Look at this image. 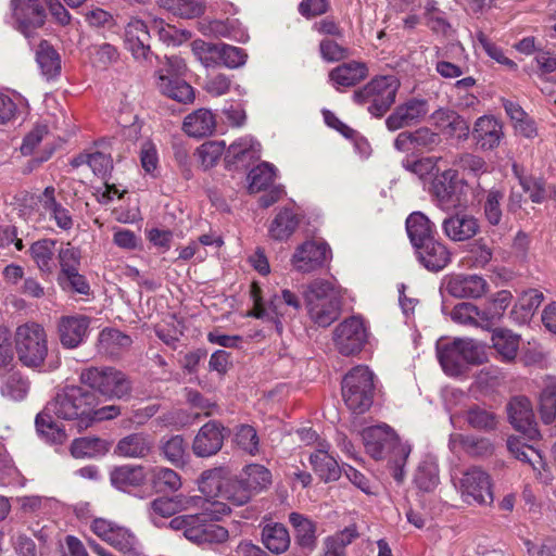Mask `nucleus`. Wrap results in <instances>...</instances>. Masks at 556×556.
Wrapping results in <instances>:
<instances>
[{
    "label": "nucleus",
    "instance_id": "1",
    "mask_svg": "<svg viewBox=\"0 0 556 556\" xmlns=\"http://www.w3.org/2000/svg\"><path fill=\"white\" fill-rule=\"evenodd\" d=\"M362 435L367 452L376 459H387L394 479L402 481L404 467L412 451L410 445L402 442L388 425L368 427Z\"/></svg>",
    "mask_w": 556,
    "mask_h": 556
},
{
    "label": "nucleus",
    "instance_id": "2",
    "mask_svg": "<svg viewBox=\"0 0 556 556\" xmlns=\"http://www.w3.org/2000/svg\"><path fill=\"white\" fill-rule=\"evenodd\" d=\"M309 318L319 327H328L336 321L341 312L339 287L328 279H315L303 293Z\"/></svg>",
    "mask_w": 556,
    "mask_h": 556
},
{
    "label": "nucleus",
    "instance_id": "3",
    "mask_svg": "<svg viewBox=\"0 0 556 556\" xmlns=\"http://www.w3.org/2000/svg\"><path fill=\"white\" fill-rule=\"evenodd\" d=\"M401 83L396 75H377L353 92L358 105H366L374 117L383 116L394 104Z\"/></svg>",
    "mask_w": 556,
    "mask_h": 556
},
{
    "label": "nucleus",
    "instance_id": "4",
    "mask_svg": "<svg viewBox=\"0 0 556 556\" xmlns=\"http://www.w3.org/2000/svg\"><path fill=\"white\" fill-rule=\"evenodd\" d=\"M460 498L468 505L490 506L494 501L491 475L479 466L468 467L452 476Z\"/></svg>",
    "mask_w": 556,
    "mask_h": 556
},
{
    "label": "nucleus",
    "instance_id": "5",
    "mask_svg": "<svg viewBox=\"0 0 556 556\" xmlns=\"http://www.w3.org/2000/svg\"><path fill=\"white\" fill-rule=\"evenodd\" d=\"M79 380L106 399L123 400L131 394L132 386L123 371L111 366L88 367L81 370Z\"/></svg>",
    "mask_w": 556,
    "mask_h": 556
},
{
    "label": "nucleus",
    "instance_id": "6",
    "mask_svg": "<svg viewBox=\"0 0 556 556\" xmlns=\"http://www.w3.org/2000/svg\"><path fill=\"white\" fill-rule=\"evenodd\" d=\"M375 376L367 366L352 368L342 380V397L354 414L368 410L374 402Z\"/></svg>",
    "mask_w": 556,
    "mask_h": 556
},
{
    "label": "nucleus",
    "instance_id": "7",
    "mask_svg": "<svg viewBox=\"0 0 556 556\" xmlns=\"http://www.w3.org/2000/svg\"><path fill=\"white\" fill-rule=\"evenodd\" d=\"M206 515H181L174 517L168 527L175 531H181L185 538L197 544L224 543L229 538L228 530L217 525Z\"/></svg>",
    "mask_w": 556,
    "mask_h": 556
},
{
    "label": "nucleus",
    "instance_id": "8",
    "mask_svg": "<svg viewBox=\"0 0 556 556\" xmlns=\"http://www.w3.org/2000/svg\"><path fill=\"white\" fill-rule=\"evenodd\" d=\"M186 72L187 65L181 58L165 56L155 72L160 92L178 102H191L194 93L193 88L182 79Z\"/></svg>",
    "mask_w": 556,
    "mask_h": 556
},
{
    "label": "nucleus",
    "instance_id": "9",
    "mask_svg": "<svg viewBox=\"0 0 556 556\" xmlns=\"http://www.w3.org/2000/svg\"><path fill=\"white\" fill-rule=\"evenodd\" d=\"M93 395L78 386H67L60 390L46 406V413H53L63 419H76L80 430L83 417L87 416Z\"/></svg>",
    "mask_w": 556,
    "mask_h": 556
},
{
    "label": "nucleus",
    "instance_id": "10",
    "mask_svg": "<svg viewBox=\"0 0 556 556\" xmlns=\"http://www.w3.org/2000/svg\"><path fill=\"white\" fill-rule=\"evenodd\" d=\"M92 532L125 555L140 556V543L135 533L112 520L97 518L91 523Z\"/></svg>",
    "mask_w": 556,
    "mask_h": 556
},
{
    "label": "nucleus",
    "instance_id": "11",
    "mask_svg": "<svg viewBox=\"0 0 556 556\" xmlns=\"http://www.w3.org/2000/svg\"><path fill=\"white\" fill-rule=\"evenodd\" d=\"M367 340V329L361 317L352 316L341 321L333 331L337 350L345 356L362 351Z\"/></svg>",
    "mask_w": 556,
    "mask_h": 556
},
{
    "label": "nucleus",
    "instance_id": "12",
    "mask_svg": "<svg viewBox=\"0 0 556 556\" xmlns=\"http://www.w3.org/2000/svg\"><path fill=\"white\" fill-rule=\"evenodd\" d=\"M506 445L511 456L527 464L541 483L548 484L553 480V473L538 450L526 444L518 437H509Z\"/></svg>",
    "mask_w": 556,
    "mask_h": 556
},
{
    "label": "nucleus",
    "instance_id": "13",
    "mask_svg": "<svg viewBox=\"0 0 556 556\" xmlns=\"http://www.w3.org/2000/svg\"><path fill=\"white\" fill-rule=\"evenodd\" d=\"M330 257L331 250L326 242L309 240L295 249L291 264L298 271L311 273L321 267Z\"/></svg>",
    "mask_w": 556,
    "mask_h": 556
},
{
    "label": "nucleus",
    "instance_id": "14",
    "mask_svg": "<svg viewBox=\"0 0 556 556\" xmlns=\"http://www.w3.org/2000/svg\"><path fill=\"white\" fill-rule=\"evenodd\" d=\"M445 291L456 299H480L489 291L488 281L479 275L453 274L444 278Z\"/></svg>",
    "mask_w": 556,
    "mask_h": 556
},
{
    "label": "nucleus",
    "instance_id": "15",
    "mask_svg": "<svg viewBox=\"0 0 556 556\" xmlns=\"http://www.w3.org/2000/svg\"><path fill=\"white\" fill-rule=\"evenodd\" d=\"M261 289L256 283L252 285L251 294L254 301V308L251 313L256 318L273 321L278 334L282 333L283 320L293 317L295 314L285 305L277 294L273 295L269 303L265 306L260 295Z\"/></svg>",
    "mask_w": 556,
    "mask_h": 556
},
{
    "label": "nucleus",
    "instance_id": "16",
    "mask_svg": "<svg viewBox=\"0 0 556 556\" xmlns=\"http://www.w3.org/2000/svg\"><path fill=\"white\" fill-rule=\"evenodd\" d=\"M508 419L511 426L519 432L534 438L539 432L532 404L525 396L513 397L507 404Z\"/></svg>",
    "mask_w": 556,
    "mask_h": 556
},
{
    "label": "nucleus",
    "instance_id": "17",
    "mask_svg": "<svg viewBox=\"0 0 556 556\" xmlns=\"http://www.w3.org/2000/svg\"><path fill=\"white\" fill-rule=\"evenodd\" d=\"M444 235L454 242H463L473 238L480 230L478 218L473 215L457 212L442 222Z\"/></svg>",
    "mask_w": 556,
    "mask_h": 556
},
{
    "label": "nucleus",
    "instance_id": "18",
    "mask_svg": "<svg viewBox=\"0 0 556 556\" xmlns=\"http://www.w3.org/2000/svg\"><path fill=\"white\" fill-rule=\"evenodd\" d=\"M428 102L424 99H410L399 105L386 121L390 130H397L419 123L427 114Z\"/></svg>",
    "mask_w": 556,
    "mask_h": 556
},
{
    "label": "nucleus",
    "instance_id": "19",
    "mask_svg": "<svg viewBox=\"0 0 556 556\" xmlns=\"http://www.w3.org/2000/svg\"><path fill=\"white\" fill-rule=\"evenodd\" d=\"M225 431V428L217 421H208L202 426L193 440V453L199 457L216 454L223 446Z\"/></svg>",
    "mask_w": 556,
    "mask_h": 556
},
{
    "label": "nucleus",
    "instance_id": "20",
    "mask_svg": "<svg viewBox=\"0 0 556 556\" xmlns=\"http://www.w3.org/2000/svg\"><path fill=\"white\" fill-rule=\"evenodd\" d=\"M153 448L152 438L144 432L129 433L119 439L114 454L123 458H146Z\"/></svg>",
    "mask_w": 556,
    "mask_h": 556
},
{
    "label": "nucleus",
    "instance_id": "21",
    "mask_svg": "<svg viewBox=\"0 0 556 556\" xmlns=\"http://www.w3.org/2000/svg\"><path fill=\"white\" fill-rule=\"evenodd\" d=\"M433 125L443 134L465 140L470 134L468 122L451 110L440 109L431 115Z\"/></svg>",
    "mask_w": 556,
    "mask_h": 556
},
{
    "label": "nucleus",
    "instance_id": "22",
    "mask_svg": "<svg viewBox=\"0 0 556 556\" xmlns=\"http://www.w3.org/2000/svg\"><path fill=\"white\" fill-rule=\"evenodd\" d=\"M329 443L318 442V448L311 454L309 463L315 473L325 482L336 481L341 476L337 459L328 453Z\"/></svg>",
    "mask_w": 556,
    "mask_h": 556
},
{
    "label": "nucleus",
    "instance_id": "23",
    "mask_svg": "<svg viewBox=\"0 0 556 556\" xmlns=\"http://www.w3.org/2000/svg\"><path fill=\"white\" fill-rule=\"evenodd\" d=\"M90 319L83 315L63 317L59 325L60 339L64 346L77 348L87 338Z\"/></svg>",
    "mask_w": 556,
    "mask_h": 556
},
{
    "label": "nucleus",
    "instance_id": "24",
    "mask_svg": "<svg viewBox=\"0 0 556 556\" xmlns=\"http://www.w3.org/2000/svg\"><path fill=\"white\" fill-rule=\"evenodd\" d=\"M472 137L483 150H492L503 137L502 124L493 116H481L473 125Z\"/></svg>",
    "mask_w": 556,
    "mask_h": 556
},
{
    "label": "nucleus",
    "instance_id": "25",
    "mask_svg": "<svg viewBox=\"0 0 556 556\" xmlns=\"http://www.w3.org/2000/svg\"><path fill=\"white\" fill-rule=\"evenodd\" d=\"M368 75L369 68L366 63L350 61L332 68L329 79L339 89V87H353L366 79Z\"/></svg>",
    "mask_w": 556,
    "mask_h": 556
},
{
    "label": "nucleus",
    "instance_id": "26",
    "mask_svg": "<svg viewBox=\"0 0 556 556\" xmlns=\"http://www.w3.org/2000/svg\"><path fill=\"white\" fill-rule=\"evenodd\" d=\"M420 263L429 270L439 271L451 261V253L440 241L431 239L416 248Z\"/></svg>",
    "mask_w": 556,
    "mask_h": 556
},
{
    "label": "nucleus",
    "instance_id": "27",
    "mask_svg": "<svg viewBox=\"0 0 556 556\" xmlns=\"http://www.w3.org/2000/svg\"><path fill=\"white\" fill-rule=\"evenodd\" d=\"M216 128V118L211 110L199 109L188 114L182 123V130L193 138L211 136Z\"/></svg>",
    "mask_w": 556,
    "mask_h": 556
},
{
    "label": "nucleus",
    "instance_id": "28",
    "mask_svg": "<svg viewBox=\"0 0 556 556\" xmlns=\"http://www.w3.org/2000/svg\"><path fill=\"white\" fill-rule=\"evenodd\" d=\"M175 497L178 502L179 510L201 508L202 513L200 515H206L212 519H220L230 513L229 506L220 501H211L198 495L180 494Z\"/></svg>",
    "mask_w": 556,
    "mask_h": 556
},
{
    "label": "nucleus",
    "instance_id": "29",
    "mask_svg": "<svg viewBox=\"0 0 556 556\" xmlns=\"http://www.w3.org/2000/svg\"><path fill=\"white\" fill-rule=\"evenodd\" d=\"M147 473L141 465H122L112 469L110 480L114 488L121 491H129L144 484Z\"/></svg>",
    "mask_w": 556,
    "mask_h": 556
},
{
    "label": "nucleus",
    "instance_id": "30",
    "mask_svg": "<svg viewBox=\"0 0 556 556\" xmlns=\"http://www.w3.org/2000/svg\"><path fill=\"white\" fill-rule=\"evenodd\" d=\"M15 350L18 361L26 367H35V323L28 321L16 328Z\"/></svg>",
    "mask_w": 556,
    "mask_h": 556
},
{
    "label": "nucleus",
    "instance_id": "31",
    "mask_svg": "<svg viewBox=\"0 0 556 556\" xmlns=\"http://www.w3.org/2000/svg\"><path fill=\"white\" fill-rule=\"evenodd\" d=\"M13 26L31 43L35 29V0H11Z\"/></svg>",
    "mask_w": 556,
    "mask_h": 556
},
{
    "label": "nucleus",
    "instance_id": "32",
    "mask_svg": "<svg viewBox=\"0 0 556 556\" xmlns=\"http://www.w3.org/2000/svg\"><path fill=\"white\" fill-rule=\"evenodd\" d=\"M261 144L251 136L235 140L226 150L225 161L229 164L251 162L260 159Z\"/></svg>",
    "mask_w": 556,
    "mask_h": 556
},
{
    "label": "nucleus",
    "instance_id": "33",
    "mask_svg": "<svg viewBox=\"0 0 556 556\" xmlns=\"http://www.w3.org/2000/svg\"><path fill=\"white\" fill-rule=\"evenodd\" d=\"M434 224L421 212H413L406 218V231L415 248L433 239Z\"/></svg>",
    "mask_w": 556,
    "mask_h": 556
},
{
    "label": "nucleus",
    "instance_id": "34",
    "mask_svg": "<svg viewBox=\"0 0 556 556\" xmlns=\"http://www.w3.org/2000/svg\"><path fill=\"white\" fill-rule=\"evenodd\" d=\"M437 352L439 362L448 376H459L465 368V361L462 357L460 349L457 345V340L454 339L450 343L438 342Z\"/></svg>",
    "mask_w": 556,
    "mask_h": 556
},
{
    "label": "nucleus",
    "instance_id": "35",
    "mask_svg": "<svg viewBox=\"0 0 556 556\" xmlns=\"http://www.w3.org/2000/svg\"><path fill=\"white\" fill-rule=\"evenodd\" d=\"M492 346L500 358L504 362H510L517 356L520 336L506 328H496L492 331Z\"/></svg>",
    "mask_w": 556,
    "mask_h": 556
},
{
    "label": "nucleus",
    "instance_id": "36",
    "mask_svg": "<svg viewBox=\"0 0 556 556\" xmlns=\"http://www.w3.org/2000/svg\"><path fill=\"white\" fill-rule=\"evenodd\" d=\"M263 545L273 554H282L290 546V535L287 528L279 522H268L262 528Z\"/></svg>",
    "mask_w": 556,
    "mask_h": 556
},
{
    "label": "nucleus",
    "instance_id": "37",
    "mask_svg": "<svg viewBox=\"0 0 556 556\" xmlns=\"http://www.w3.org/2000/svg\"><path fill=\"white\" fill-rule=\"evenodd\" d=\"M37 65L46 80H53L61 75V56L47 41H41L37 48Z\"/></svg>",
    "mask_w": 556,
    "mask_h": 556
},
{
    "label": "nucleus",
    "instance_id": "38",
    "mask_svg": "<svg viewBox=\"0 0 556 556\" xmlns=\"http://www.w3.org/2000/svg\"><path fill=\"white\" fill-rule=\"evenodd\" d=\"M289 521L294 528L296 543L302 548L313 551L317 541L316 523L299 513H291Z\"/></svg>",
    "mask_w": 556,
    "mask_h": 556
},
{
    "label": "nucleus",
    "instance_id": "39",
    "mask_svg": "<svg viewBox=\"0 0 556 556\" xmlns=\"http://www.w3.org/2000/svg\"><path fill=\"white\" fill-rule=\"evenodd\" d=\"M131 342L130 337L119 330L105 328L99 334L97 349L101 354L114 356L129 348Z\"/></svg>",
    "mask_w": 556,
    "mask_h": 556
},
{
    "label": "nucleus",
    "instance_id": "40",
    "mask_svg": "<svg viewBox=\"0 0 556 556\" xmlns=\"http://www.w3.org/2000/svg\"><path fill=\"white\" fill-rule=\"evenodd\" d=\"M300 223L298 215L290 208L278 212L268 228L269 237L277 241L288 240Z\"/></svg>",
    "mask_w": 556,
    "mask_h": 556
},
{
    "label": "nucleus",
    "instance_id": "41",
    "mask_svg": "<svg viewBox=\"0 0 556 556\" xmlns=\"http://www.w3.org/2000/svg\"><path fill=\"white\" fill-rule=\"evenodd\" d=\"M513 295L507 290L496 292L488 303L480 308L485 330L491 329L492 325L497 323L504 315L511 302Z\"/></svg>",
    "mask_w": 556,
    "mask_h": 556
},
{
    "label": "nucleus",
    "instance_id": "42",
    "mask_svg": "<svg viewBox=\"0 0 556 556\" xmlns=\"http://www.w3.org/2000/svg\"><path fill=\"white\" fill-rule=\"evenodd\" d=\"M111 447L110 442L97 437L75 439L71 445V453L76 458L98 457L105 455Z\"/></svg>",
    "mask_w": 556,
    "mask_h": 556
},
{
    "label": "nucleus",
    "instance_id": "43",
    "mask_svg": "<svg viewBox=\"0 0 556 556\" xmlns=\"http://www.w3.org/2000/svg\"><path fill=\"white\" fill-rule=\"evenodd\" d=\"M226 483L227 477L225 476V471L222 468H214L201 475L199 479V490L205 498L212 501V498L223 496Z\"/></svg>",
    "mask_w": 556,
    "mask_h": 556
},
{
    "label": "nucleus",
    "instance_id": "44",
    "mask_svg": "<svg viewBox=\"0 0 556 556\" xmlns=\"http://www.w3.org/2000/svg\"><path fill=\"white\" fill-rule=\"evenodd\" d=\"M539 410L544 424L549 425L556 419V378L547 377L539 397Z\"/></svg>",
    "mask_w": 556,
    "mask_h": 556
},
{
    "label": "nucleus",
    "instance_id": "45",
    "mask_svg": "<svg viewBox=\"0 0 556 556\" xmlns=\"http://www.w3.org/2000/svg\"><path fill=\"white\" fill-rule=\"evenodd\" d=\"M414 481L418 489L426 492L433 491L440 482L437 460L431 457L424 459L416 470Z\"/></svg>",
    "mask_w": 556,
    "mask_h": 556
},
{
    "label": "nucleus",
    "instance_id": "46",
    "mask_svg": "<svg viewBox=\"0 0 556 556\" xmlns=\"http://www.w3.org/2000/svg\"><path fill=\"white\" fill-rule=\"evenodd\" d=\"M450 315L456 324L485 329L481 309L473 303L460 302L453 307Z\"/></svg>",
    "mask_w": 556,
    "mask_h": 556
},
{
    "label": "nucleus",
    "instance_id": "47",
    "mask_svg": "<svg viewBox=\"0 0 556 556\" xmlns=\"http://www.w3.org/2000/svg\"><path fill=\"white\" fill-rule=\"evenodd\" d=\"M457 173L454 169H446L438 175L432 184V192L441 204H453V195L456 188Z\"/></svg>",
    "mask_w": 556,
    "mask_h": 556
},
{
    "label": "nucleus",
    "instance_id": "48",
    "mask_svg": "<svg viewBox=\"0 0 556 556\" xmlns=\"http://www.w3.org/2000/svg\"><path fill=\"white\" fill-rule=\"evenodd\" d=\"M241 478L253 494L266 489L271 483L270 471L260 464L245 466Z\"/></svg>",
    "mask_w": 556,
    "mask_h": 556
},
{
    "label": "nucleus",
    "instance_id": "49",
    "mask_svg": "<svg viewBox=\"0 0 556 556\" xmlns=\"http://www.w3.org/2000/svg\"><path fill=\"white\" fill-rule=\"evenodd\" d=\"M276 178V168L269 163H262L249 173V191L257 193L270 186Z\"/></svg>",
    "mask_w": 556,
    "mask_h": 556
},
{
    "label": "nucleus",
    "instance_id": "50",
    "mask_svg": "<svg viewBox=\"0 0 556 556\" xmlns=\"http://www.w3.org/2000/svg\"><path fill=\"white\" fill-rule=\"evenodd\" d=\"M504 200V191L500 189H490L486 192L482 203L484 219L491 226H498L503 218L502 202Z\"/></svg>",
    "mask_w": 556,
    "mask_h": 556
},
{
    "label": "nucleus",
    "instance_id": "51",
    "mask_svg": "<svg viewBox=\"0 0 556 556\" xmlns=\"http://www.w3.org/2000/svg\"><path fill=\"white\" fill-rule=\"evenodd\" d=\"M191 50L197 60L205 67H214L219 64V43H211L198 39L192 41Z\"/></svg>",
    "mask_w": 556,
    "mask_h": 556
},
{
    "label": "nucleus",
    "instance_id": "52",
    "mask_svg": "<svg viewBox=\"0 0 556 556\" xmlns=\"http://www.w3.org/2000/svg\"><path fill=\"white\" fill-rule=\"evenodd\" d=\"M152 482L161 491L175 492L181 488L180 476L173 469L155 467L151 471Z\"/></svg>",
    "mask_w": 556,
    "mask_h": 556
},
{
    "label": "nucleus",
    "instance_id": "53",
    "mask_svg": "<svg viewBox=\"0 0 556 556\" xmlns=\"http://www.w3.org/2000/svg\"><path fill=\"white\" fill-rule=\"evenodd\" d=\"M252 495L253 493L245 485L242 478H240V480L227 478L222 497L236 506H242L251 500Z\"/></svg>",
    "mask_w": 556,
    "mask_h": 556
},
{
    "label": "nucleus",
    "instance_id": "54",
    "mask_svg": "<svg viewBox=\"0 0 556 556\" xmlns=\"http://www.w3.org/2000/svg\"><path fill=\"white\" fill-rule=\"evenodd\" d=\"M224 153L226 154L224 140L206 141L197 149V155L204 168L213 167Z\"/></svg>",
    "mask_w": 556,
    "mask_h": 556
},
{
    "label": "nucleus",
    "instance_id": "55",
    "mask_svg": "<svg viewBox=\"0 0 556 556\" xmlns=\"http://www.w3.org/2000/svg\"><path fill=\"white\" fill-rule=\"evenodd\" d=\"M37 435L52 444H62L67 439L65 430L58 422H46L41 414L37 415Z\"/></svg>",
    "mask_w": 556,
    "mask_h": 556
},
{
    "label": "nucleus",
    "instance_id": "56",
    "mask_svg": "<svg viewBox=\"0 0 556 556\" xmlns=\"http://www.w3.org/2000/svg\"><path fill=\"white\" fill-rule=\"evenodd\" d=\"M164 457L175 466L185 464L186 444L181 435H173L162 444Z\"/></svg>",
    "mask_w": 556,
    "mask_h": 556
},
{
    "label": "nucleus",
    "instance_id": "57",
    "mask_svg": "<svg viewBox=\"0 0 556 556\" xmlns=\"http://www.w3.org/2000/svg\"><path fill=\"white\" fill-rule=\"evenodd\" d=\"M466 419L472 428L478 430L491 431L497 426L496 416L492 412L480 407L470 408L467 412Z\"/></svg>",
    "mask_w": 556,
    "mask_h": 556
},
{
    "label": "nucleus",
    "instance_id": "58",
    "mask_svg": "<svg viewBox=\"0 0 556 556\" xmlns=\"http://www.w3.org/2000/svg\"><path fill=\"white\" fill-rule=\"evenodd\" d=\"M122 414V409L118 405H105L100 408L93 409L92 404L89 406L86 417H83L81 429H87L94 422H101L105 420H112L117 418Z\"/></svg>",
    "mask_w": 556,
    "mask_h": 556
},
{
    "label": "nucleus",
    "instance_id": "59",
    "mask_svg": "<svg viewBox=\"0 0 556 556\" xmlns=\"http://www.w3.org/2000/svg\"><path fill=\"white\" fill-rule=\"evenodd\" d=\"M462 445L465 452L475 457L492 455L494 452L493 443L486 438L460 437Z\"/></svg>",
    "mask_w": 556,
    "mask_h": 556
},
{
    "label": "nucleus",
    "instance_id": "60",
    "mask_svg": "<svg viewBox=\"0 0 556 556\" xmlns=\"http://www.w3.org/2000/svg\"><path fill=\"white\" fill-rule=\"evenodd\" d=\"M457 345L460 349L462 357L465 361V364H481L484 358V350L481 344H479L473 339H456Z\"/></svg>",
    "mask_w": 556,
    "mask_h": 556
},
{
    "label": "nucleus",
    "instance_id": "61",
    "mask_svg": "<svg viewBox=\"0 0 556 556\" xmlns=\"http://www.w3.org/2000/svg\"><path fill=\"white\" fill-rule=\"evenodd\" d=\"M219 64L222 63L228 68H237L242 66L247 61L245 52L238 47L226 43H219Z\"/></svg>",
    "mask_w": 556,
    "mask_h": 556
},
{
    "label": "nucleus",
    "instance_id": "62",
    "mask_svg": "<svg viewBox=\"0 0 556 556\" xmlns=\"http://www.w3.org/2000/svg\"><path fill=\"white\" fill-rule=\"evenodd\" d=\"M232 87V79L225 74H214L206 77L203 89L212 97L227 94Z\"/></svg>",
    "mask_w": 556,
    "mask_h": 556
},
{
    "label": "nucleus",
    "instance_id": "63",
    "mask_svg": "<svg viewBox=\"0 0 556 556\" xmlns=\"http://www.w3.org/2000/svg\"><path fill=\"white\" fill-rule=\"evenodd\" d=\"M54 255H55V241H53V240L37 241V266L40 269L50 271L55 266Z\"/></svg>",
    "mask_w": 556,
    "mask_h": 556
},
{
    "label": "nucleus",
    "instance_id": "64",
    "mask_svg": "<svg viewBox=\"0 0 556 556\" xmlns=\"http://www.w3.org/2000/svg\"><path fill=\"white\" fill-rule=\"evenodd\" d=\"M236 443L243 451L254 455L258 451V437L256 430L248 425H242L236 432Z\"/></svg>",
    "mask_w": 556,
    "mask_h": 556
}]
</instances>
